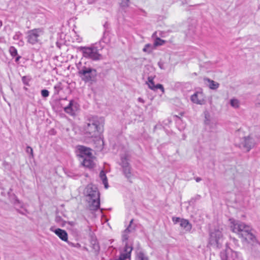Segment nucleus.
I'll list each match as a JSON object with an SVG mask.
<instances>
[{
    "instance_id": "1",
    "label": "nucleus",
    "mask_w": 260,
    "mask_h": 260,
    "mask_svg": "<svg viewBox=\"0 0 260 260\" xmlns=\"http://www.w3.org/2000/svg\"><path fill=\"white\" fill-rule=\"evenodd\" d=\"M105 119L96 115L87 116L83 126L84 134L88 138H96L104 130Z\"/></svg>"
},
{
    "instance_id": "2",
    "label": "nucleus",
    "mask_w": 260,
    "mask_h": 260,
    "mask_svg": "<svg viewBox=\"0 0 260 260\" xmlns=\"http://www.w3.org/2000/svg\"><path fill=\"white\" fill-rule=\"evenodd\" d=\"M231 230L242 238L243 243L254 245L258 243L255 236L252 233V228L245 223L233 219H230Z\"/></svg>"
},
{
    "instance_id": "3",
    "label": "nucleus",
    "mask_w": 260,
    "mask_h": 260,
    "mask_svg": "<svg viewBox=\"0 0 260 260\" xmlns=\"http://www.w3.org/2000/svg\"><path fill=\"white\" fill-rule=\"evenodd\" d=\"M84 193L89 204V208L91 211H96L100 206V192L98 188L92 184L87 185Z\"/></svg>"
},
{
    "instance_id": "4",
    "label": "nucleus",
    "mask_w": 260,
    "mask_h": 260,
    "mask_svg": "<svg viewBox=\"0 0 260 260\" xmlns=\"http://www.w3.org/2000/svg\"><path fill=\"white\" fill-rule=\"evenodd\" d=\"M78 50L83 53V57L81 60L78 63V65H81L83 63L85 64L84 60L86 58L91 59L93 60H99L104 58L103 55L99 53L97 47L91 46L90 47H80Z\"/></svg>"
},
{
    "instance_id": "5",
    "label": "nucleus",
    "mask_w": 260,
    "mask_h": 260,
    "mask_svg": "<svg viewBox=\"0 0 260 260\" xmlns=\"http://www.w3.org/2000/svg\"><path fill=\"white\" fill-rule=\"evenodd\" d=\"M78 74L85 82H90V84H92L96 82L97 72L93 68L84 66L82 69L79 70Z\"/></svg>"
},
{
    "instance_id": "6",
    "label": "nucleus",
    "mask_w": 260,
    "mask_h": 260,
    "mask_svg": "<svg viewBox=\"0 0 260 260\" xmlns=\"http://www.w3.org/2000/svg\"><path fill=\"white\" fill-rule=\"evenodd\" d=\"M209 236V244L216 246L217 248H220L223 238L221 229H214L210 232Z\"/></svg>"
},
{
    "instance_id": "7",
    "label": "nucleus",
    "mask_w": 260,
    "mask_h": 260,
    "mask_svg": "<svg viewBox=\"0 0 260 260\" xmlns=\"http://www.w3.org/2000/svg\"><path fill=\"white\" fill-rule=\"evenodd\" d=\"M122 168V172L125 177L130 182L133 176L132 168L128 162L127 155H125L121 157V162L120 164Z\"/></svg>"
},
{
    "instance_id": "8",
    "label": "nucleus",
    "mask_w": 260,
    "mask_h": 260,
    "mask_svg": "<svg viewBox=\"0 0 260 260\" xmlns=\"http://www.w3.org/2000/svg\"><path fill=\"white\" fill-rule=\"evenodd\" d=\"M154 72V68L153 66H147L144 70V78L147 76V81H146V83L148 87L153 90L154 89L156 85L154 82V79L155 77V75L153 74Z\"/></svg>"
},
{
    "instance_id": "9",
    "label": "nucleus",
    "mask_w": 260,
    "mask_h": 260,
    "mask_svg": "<svg viewBox=\"0 0 260 260\" xmlns=\"http://www.w3.org/2000/svg\"><path fill=\"white\" fill-rule=\"evenodd\" d=\"M44 34L43 28H39L29 30L27 32V42L31 44H35L40 41L39 37Z\"/></svg>"
},
{
    "instance_id": "10",
    "label": "nucleus",
    "mask_w": 260,
    "mask_h": 260,
    "mask_svg": "<svg viewBox=\"0 0 260 260\" xmlns=\"http://www.w3.org/2000/svg\"><path fill=\"white\" fill-rule=\"evenodd\" d=\"M76 153L77 156L82 159L92 156L91 149L82 145H78L76 147Z\"/></svg>"
},
{
    "instance_id": "11",
    "label": "nucleus",
    "mask_w": 260,
    "mask_h": 260,
    "mask_svg": "<svg viewBox=\"0 0 260 260\" xmlns=\"http://www.w3.org/2000/svg\"><path fill=\"white\" fill-rule=\"evenodd\" d=\"M256 144L254 139L250 136H247L244 138L243 141L241 142L242 147L245 149L247 152L249 151Z\"/></svg>"
},
{
    "instance_id": "12",
    "label": "nucleus",
    "mask_w": 260,
    "mask_h": 260,
    "mask_svg": "<svg viewBox=\"0 0 260 260\" xmlns=\"http://www.w3.org/2000/svg\"><path fill=\"white\" fill-rule=\"evenodd\" d=\"M79 107L80 106L77 102L74 100H71L69 105L64 108V111L66 113L73 115L75 114V112L79 109Z\"/></svg>"
},
{
    "instance_id": "13",
    "label": "nucleus",
    "mask_w": 260,
    "mask_h": 260,
    "mask_svg": "<svg viewBox=\"0 0 260 260\" xmlns=\"http://www.w3.org/2000/svg\"><path fill=\"white\" fill-rule=\"evenodd\" d=\"M222 260H236L238 257V252L229 249L225 252L221 253Z\"/></svg>"
},
{
    "instance_id": "14",
    "label": "nucleus",
    "mask_w": 260,
    "mask_h": 260,
    "mask_svg": "<svg viewBox=\"0 0 260 260\" xmlns=\"http://www.w3.org/2000/svg\"><path fill=\"white\" fill-rule=\"evenodd\" d=\"M50 230L53 232L61 240L66 242L68 241V235L65 230L59 228L54 230L53 227L50 228Z\"/></svg>"
},
{
    "instance_id": "15",
    "label": "nucleus",
    "mask_w": 260,
    "mask_h": 260,
    "mask_svg": "<svg viewBox=\"0 0 260 260\" xmlns=\"http://www.w3.org/2000/svg\"><path fill=\"white\" fill-rule=\"evenodd\" d=\"M191 101L195 104L199 105H204L205 103V100L202 98V93L196 92L191 96Z\"/></svg>"
},
{
    "instance_id": "16",
    "label": "nucleus",
    "mask_w": 260,
    "mask_h": 260,
    "mask_svg": "<svg viewBox=\"0 0 260 260\" xmlns=\"http://www.w3.org/2000/svg\"><path fill=\"white\" fill-rule=\"evenodd\" d=\"M82 165L85 168L92 169L94 168L95 164L93 160L92 156L82 159Z\"/></svg>"
},
{
    "instance_id": "17",
    "label": "nucleus",
    "mask_w": 260,
    "mask_h": 260,
    "mask_svg": "<svg viewBox=\"0 0 260 260\" xmlns=\"http://www.w3.org/2000/svg\"><path fill=\"white\" fill-rule=\"evenodd\" d=\"M204 83L211 89L216 90L219 87V84L209 78H204Z\"/></svg>"
},
{
    "instance_id": "18",
    "label": "nucleus",
    "mask_w": 260,
    "mask_h": 260,
    "mask_svg": "<svg viewBox=\"0 0 260 260\" xmlns=\"http://www.w3.org/2000/svg\"><path fill=\"white\" fill-rule=\"evenodd\" d=\"M180 226L186 232H190L192 229V224L188 220L183 218L180 223Z\"/></svg>"
},
{
    "instance_id": "19",
    "label": "nucleus",
    "mask_w": 260,
    "mask_h": 260,
    "mask_svg": "<svg viewBox=\"0 0 260 260\" xmlns=\"http://www.w3.org/2000/svg\"><path fill=\"white\" fill-rule=\"evenodd\" d=\"M134 221V219H132L130 221L129 224L128 226L124 231L122 236V240L124 242H127V240L128 239V234L132 231V224Z\"/></svg>"
},
{
    "instance_id": "20",
    "label": "nucleus",
    "mask_w": 260,
    "mask_h": 260,
    "mask_svg": "<svg viewBox=\"0 0 260 260\" xmlns=\"http://www.w3.org/2000/svg\"><path fill=\"white\" fill-rule=\"evenodd\" d=\"M100 177L101 179L103 181V183L104 184L105 188H108L109 187L108 183V179L107 178V176L106 175V173L104 171H101L100 173Z\"/></svg>"
},
{
    "instance_id": "21",
    "label": "nucleus",
    "mask_w": 260,
    "mask_h": 260,
    "mask_svg": "<svg viewBox=\"0 0 260 260\" xmlns=\"http://www.w3.org/2000/svg\"><path fill=\"white\" fill-rule=\"evenodd\" d=\"M155 49L154 44H146L143 49V51L147 53H150L152 51Z\"/></svg>"
},
{
    "instance_id": "22",
    "label": "nucleus",
    "mask_w": 260,
    "mask_h": 260,
    "mask_svg": "<svg viewBox=\"0 0 260 260\" xmlns=\"http://www.w3.org/2000/svg\"><path fill=\"white\" fill-rule=\"evenodd\" d=\"M63 86L61 82H58L54 86V94L57 95L59 94L60 91L63 89Z\"/></svg>"
},
{
    "instance_id": "23",
    "label": "nucleus",
    "mask_w": 260,
    "mask_h": 260,
    "mask_svg": "<svg viewBox=\"0 0 260 260\" xmlns=\"http://www.w3.org/2000/svg\"><path fill=\"white\" fill-rule=\"evenodd\" d=\"M91 244L92 245V249L94 250V252L97 254H98L100 250V247L99 245V243L96 240H92L91 242Z\"/></svg>"
},
{
    "instance_id": "24",
    "label": "nucleus",
    "mask_w": 260,
    "mask_h": 260,
    "mask_svg": "<svg viewBox=\"0 0 260 260\" xmlns=\"http://www.w3.org/2000/svg\"><path fill=\"white\" fill-rule=\"evenodd\" d=\"M11 200L15 205H20V207H22L21 202L15 194L11 197Z\"/></svg>"
},
{
    "instance_id": "25",
    "label": "nucleus",
    "mask_w": 260,
    "mask_h": 260,
    "mask_svg": "<svg viewBox=\"0 0 260 260\" xmlns=\"http://www.w3.org/2000/svg\"><path fill=\"white\" fill-rule=\"evenodd\" d=\"M166 41L165 40H162L159 38H156L154 42V44L155 46V48L158 46L163 45L166 43Z\"/></svg>"
},
{
    "instance_id": "26",
    "label": "nucleus",
    "mask_w": 260,
    "mask_h": 260,
    "mask_svg": "<svg viewBox=\"0 0 260 260\" xmlns=\"http://www.w3.org/2000/svg\"><path fill=\"white\" fill-rule=\"evenodd\" d=\"M136 260H148V258L143 252L140 251L137 254Z\"/></svg>"
},
{
    "instance_id": "27",
    "label": "nucleus",
    "mask_w": 260,
    "mask_h": 260,
    "mask_svg": "<svg viewBox=\"0 0 260 260\" xmlns=\"http://www.w3.org/2000/svg\"><path fill=\"white\" fill-rule=\"evenodd\" d=\"M230 104H231V105L233 107L235 108H237L239 107V101L238 100H236V99H232V100H231Z\"/></svg>"
},
{
    "instance_id": "28",
    "label": "nucleus",
    "mask_w": 260,
    "mask_h": 260,
    "mask_svg": "<svg viewBox=\"0 0 260 260\" xmlns=\"http://www.w3.org/2000/svg\"><path fill=\"white\" fill-rule=\"evenodd\" d=\"M31 78L29 76H25L22 77V81L23 83L27 86L29 85V82L30 81Z\"/></svg>"
},
{
    "instance_id": "29",
    "label": "nucleus",
    "mask_w": 260,
    "mask_h": 260,
    "mask_svg": "<svg viewBox=\"0 0 260 260\" xmlns=\"http://www.w3.org/2000/svg\"><path fill=\"white\" fill-rule=\"evenodd\" d=\"M124 252L131 254L132 250L133 249V247L132 246L128 245L127 242H125V246H124Z\"/></svg>"
},
{
    "instance_id": "30",
    "label": "nucleus",
    "mask_w": 260,
    "mask_h": 260,
    "mask_svg": "<svg viewBox=\"0 0 260 260\" xmlns=\"http://www.w3.org/2000/svg\"><path fill=\"white\" fill-rule=\"evenodd\" d=\"M55 221L56 223L60 224L63 226L65 224L64 221L60 216H56L55 218Z\"/></svg>"
},
{
    "instance_id": "31",
    "label": "nucleus",
    "mask_w": 260,
    "mask_h": 260,
    "mask_svg": "<svg viewBox=\"0 0 260 260\" xmlns=\"http://www.w3.org/2000/svg\"><path fill=\"white\" fill-rule=\"evenodd\" d=\"M9 52L11 55L13 57L16 56L17 55V51L16 49L13 46H11L10 47Z\"/></svg>"
},
{
    "instance_id": "32",
    "label": "nucleus",
    "mask_w": 260,
    "mask_h": 260,
    "mask_svg": "<svg viewBox=\"0 0 260 260\" xmlns=\"http://www.w3.org/2000/svg\"><path fill=\"white\" fill-rule=\"evenodd\" d=\"M129 0H122L120 6L122 8H127L129 6Z\"/></svg>"
},
{
    "instance_id": "33",
    "label": "nucleus",
    "mask_w": 260,
    "mask_h": 260,
    "mask_svg": "<svg viewBox=\"0 0 260 260\" xmlns=\"http://www.w3.org/2000/svg\"><path fill=\"white\" fill-rule=\"evenodd\" d=\"M49 92L47 89H43L41 90V95L44 98H47L49 96Z\"/></svg>"
},
{
    "instance_id": "34",
    "label": "nucleus",
    "mask_w": 260,
    "mask_h": 260,
    "mask_svg": "<svg viewBox=\"0 0 260 260\" xmlns=\"http://www.w3.org/2000/svg\"><path fill=\"white\" fill-rule=\"evenodd\" d=\"M159 89L161 90V91L164 93L165 91L164 88L162 84H157L155 85V87L154 88V91H156L157 89Z\"/></svg>"
},
{
    "instance_id": "35",
    "label": "nucleus",
    "mask_w": 260,
    "mask_h": 260,
    "mask_svg": "<svg viewBox=\"0 0 260 260\" xmlns=\"http://www.w3.org/2000/svg\"><path fill=\"white\" fill-rule=\"evenodd\" d=\"M182 218H181L180 217H172V221L174 222V224H176L177 223L181 222Z\"/></svg>"
},
{
    "instance_id": "36",
    "label": "nucleus",
    "mask_w": 260,
    "mask_h": 260,
    "mask_svg": "<svg viewBox=\"0 0 260 260\" xmlns=\"http://www.w3.org/2000/svg\"><path fill=\"white\" fill-rule=\"evenodd\" d=\"M26 152L27 153L30 154V155H31V157L34 156V155H33V150H32V148L31 147L27 146L26 149Z\"/></svg>"
},
{
    "instance_id": "37",
    "label": "nucleus",
    "mask_w": 260,
    "mask_h": 260,
    "mask_svg": "<svg viewBox=\"0 0 260 260\" xmlns=\"http://www.w3.org/2000/svg\"><path fill=\"white\" fill-rule=\"evenodd\" d=\"M201 196L200 195H197L194 198L191 199L189 202L190 203H194L196 200H199Z\"/></svg>"
},
{
    "instance_id": "38",
    "label": "nucleus",
    "mask_w": 260,
    "mask_h": 260,
    "mask_svg": "<svg viewBox=\"0 0 260 260\" xmlns=\"http://www.w3.org/2000/svg\"><path fill=\"white\" fill-rule=\"evenodd\" d=\"M21 35V34L19 32H16V34L14 36L13 39L14 40H18L19 39V37Z\"/></svg>"
},
{
    "instance_id": "39",
    "label": "nucleus",
    "mask_w": 260,
    "mask_h": 260,
    "mask_svg": "<svg viewBox=\"0 0 260 260\" xmlns=\"http://www.w3.org/2000/svg\"><path fill=\"white\" fill-rule=\"evenodd\" d=\"M102 41L104 43H109V40L106 39V36L105 34H104V37H103V39H102Z\"/></svg>"
},
{
    "instance_id": "40",
    "label": "nucleus",
    "mask_w": 260,
    "mask_h": 260,
    "mask_svg": "<svg viewBox=\"0 0 260 260\" xmlns=\"http://www.w3.org/2000/svg\"><path fill=\"white\" fill-rule=\"evenodd\" d=\"M138 101L139 102H140V103H145V101L141 98H139L138 99Z\"/></svg>"
},
{
    "instance_id": "41",
    "label": "nucleus",
    "mask_w": 260,
    "mask_h": 260,
    "mask_svg": "<svg viewBox=\"0 0 260 260\" xmlns=\"http://www.w3.org/2000/svg\"><path fill=\"white\" fill-rule=\"evenodd\" d=\"M205 118H206V120H205V123L206 124H208V122H209V119H208V117H207V114H205Z\"/></svg>"
},
{
    "instance_id": "42",
    "label": "nucleus",
    "mask_w": 260,
    "mask_h": 260,
    "mask_svg": "<svg viewBox=\"0 0 260 260\" xmlns=\"http://www.w3.org/2000/svg\"><path fill=\"white\" fill-rule=\"evenodd\" d=\"M82 40V39L79 37H78L76 39V41L77 42H81Z\"/></svg>"
},
{
    "instance_id": "43",
    "label": "nucleus",
    "mask_w": 260,
    "mask_h": 260,
    "mask_svg": "<svg viewBox=\"0 0 260 260\" xmlns=\"http://www.w3.org/2000/svg\"><path fill=\"white\" fill-rule=\"evenodd\" d=\"M195 179L197 182H199L202 180V179L200 177H197Z\"/></svg>"
},
{
    "instance_id": "44",
    "label": "nucleus",
    "mask_w": 260,
    "mask_h": 260,
    "mask_svg": "<svg viewBox=\"0 0 260 260\" xmlns=\"http://www.w3.org/2000/svg\"><path fill=\"white\" fill-rule=\"evenodd\" d=\"M69 223L70 224H71V225H74V222L73 221H69Z\"/></svg>"
},
{
    "instance_id": "45",
    "label": "nucleus",
    "mask_w": 260,
    "mask_h": 260,
    "mask_svg": "<svg viewBox=\"0 0 260 260\" xmlns=\"http://www.w3.org/2000/svg\"><path fill=\"white\" fill-rule=\"evenodd\" d=\"M17 211H18V212L19 213H20V214H24V213H23L22 212L20 211V210H17Z\"/></svg>"
},
{
    "instance_id": "46",
    "label": "nucleus",
    "mask_w": 260,
    "mask_h": 260,
    "mask_svg": "<svg viewBox=\"0 0 260 260\" xmlns=\"http://www.w3.org/2000/svg\"><path fill=\"white\" fill-rule=\"evenodd\" d=\"M164 67L165 66H160L159 67L161 69H164Z\"/></svg>"
},
{
    "instance_id": "47",
    "label": "nucleus",
    "mask_w": 260,
    "mask_h": 260,
    "mask_svg": "<svg viewBox=\"0 0 260 260\" xmlns=\"http://www.w3.org/2000/svg\"><path fill=\"white\" fill-rule=\"evenodd\" d=\"M20 57V56H18V57H16V61L18 60V59H19V58Z\"/></svg>"
},
{
    "instance_id": "48",
    "label": "nucleus",
    "mask_w": 260,
    "mask_h": 260,
    "mask_svg": "<svg viewBox=\"0 0 260 260\" xmlns=\"http://www.w3.org/2000/svg\"><path fill=\"white\" fill-rule=\"evenodd\" d=\"M258 100L260 101V93L258 95Z\"/></svg>"
},
{
    "instance_id": "49",
    "label": "nucleus",
    "mask_w": 260,
    "mask_h": 260,
    "mask_svg": "<svg viewBox=\"0 0 260 260\" xmlns=\"http://www.w3.org/2000/svg\"><path fill=\"white\" fill-rule=\"evenodd\" d=\"M2 25V22L0 21V27Z\"/></svg>"
}]
</instances>
